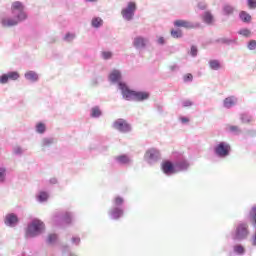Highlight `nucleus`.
Segmentation results:
<instances>
[{
  "instance_id": "obj_6",
  "label": "nucleus",
  "mask_w": 256,
  "mask_h": 256,
  "mask_svg": "<svg viewBox=\"0 0 256 256\" xmlns=\"http://www.w3.org/2000/svg\"><path fill=\"white\" fill-rule=\"evenodd\" d=\"M172 158L174 159V167L176 173H181V171H187L189 169V161L185 159V156L181 152H174L172 154Z\"/></svg>"
},
{
  "instance_id": "obj_14",
  "label": "nucleus",
  "mask_w": 256,
  "mask_h": 256,
  "mask_svg": "<svg viewBox=\"0 0 256 256\" xmlns=\"http://www.w3.org/2000/svg\"><path fill=\"white\" fill-rule=\"evenodd\" d=\"M122 80H123V74L121 73V70L114 69L108 75V81H110L112 85H118V88L120 87L121 83H126Z\"/></svg>"
},
{
  "instance_id": "obj_30",
  "label": "nucleus",
  "mask_w": 256,
  "mask_h": 256,
  "mask_svg": "<svg viewBox=\"0 0 256 256\" xmlns=\"http://www.w3.org/2000/svg\"><path fill=\"white\" fill-rule=\"evenodd\" d=\"M208 65L212 71H219L221 69V62L217 59L209 60Z\"/></svg>"
},
{
  "instance_id": "obj_27",
  "label": "nucleus",
  "mask_w": 256,
  "mask_h": 256,
  "mask_svg": "<svg viewBox=\"0 0 256 256\" xmlns=\"http://www.w3.org/2000/svg\"><path fill=\"white\" fill-rule=\"evenodd\" d=\"M116 161L120 165H129V163H131V159L129 158V156H127V154L119 155L118 157H116Z\"/></svg>"
},
{
  "instance_id": "obj_45",
  "label": "nucleus",
  "mask_w": 256,
  "mask_h": 256,
  "mask_svg": "<svg viewBox=\"0 0 256 256\" xmlns=\"http://www.w3.org/2000/svg\"><path fill=\"white\" fill-rule=\"evenodd\" d=\"M197 7L200 11H206L207 10V2L200 1V2H198Z\"/></svg>"
},
{
  "instance_id": "obj_49",
  "label": "nucleus",
  "mask_w": 256,
  "mask_h": 256,
  "mask_svg": "<svg viewBox=\"0 0 256 256\" xmlns=\"http://www.w3.org/2000/svg\"><path fill=\"white\" fill-rule=\"evenodd\" d=\"M13 154L23 155V148H21V146H16L15 148H13Z\"/></svg>"
},
{
  "instance_id": "obj_42",
  "label": "nucleus",
  "mask_w": 256,
  "mask_h": 256,
  "mask_svg": "<svg viewBox=\"0 0 256 256\" xmlns=\"http://www.w3.org/2000/svg\"><path fill=\"white\" fill-rule=\"evenodd\" d=\"M238 35H242L243 37H249L251 35V30L247 28L240 29L238 31Z\"/></svg>"
},
{
  "instance_id": "obj_29",
  "label": "nucleus",
  "mask_w": 256,
  "mask_h": 256,
  "mask_svg": "<svg viewBox=\"0 0 256 256\" xmlns=\"http://www.w3.org/2000/svg\"><path fill=\"white\" fill-rule=\"evenodd\" d=\"M239 19L242 23H251V14L247 13V11H240Z\"/></svg>"
},
{
  "instance_id": "obj_50",
  "label": "nucleus",
  "mask_w": 256,
  "mask_h": 256,
  "mask_svg": "<svg viewBox=\"0 0 256 256\" xmlns=\"http://www.w3.org/2000/svg\"><path fill=\"white\" fill-rule=\"evenodd\" d=\"M249 9H256V0H247Z\"/></svg>"
},
{
  "instance_id": "obj_52",
  "label": "nucleus",
  "mask_w": 256,
  "mask_h": 256,
  "mask_svg": "<svg viewBox=\"0 0 256 256\" xmlns=\"http://www.w3.org/2000/svg\"><path fill=\"white\" fill-rule=\"evenodd\" d=\"M156 43L158 45H165V43H166L165 37H163V36L158 37V39L156 40Z\"/></svg>"
},
{
  "instance_id": "obj_22",
  "label": "nucleus",
  "mask_w": 256,
  "mask_h": 256,
  "mask_svg": "<svg viewBox=\"0 0 256 256\" xmlns=\"http://www.w3.org/2000/svg\"><path fill=\"white\" fill-rule=\"evenodd\" d=\"M235 105H237V97L235 96L226 97L223 101V107L225 109H231L232 107H235Z\"/></svg>"
},
{
  "instance_id": "obj_53",
  "label": "nucleus",
  "mask_w": 256,
  "mask_h": 256,
  "mask_svg": "<svg viewBox=\"0 0 256 256\" xmlns=\"http://www.w3.org/2000/svg\"><path fill=\"white\" fill-rule=\"evenodd\" d=\"M170 71H172V73H175V71H179V65L174 64L170 66Z\"/></svg>"
},
{
  "instance_id": "obj_7",
  "label": "nucleus",
  "mask_w": 256,
  "mask_h": 256,
  "mask_svg": "<svg viewBox=\"0 0 256 256\" xmlns=\"http://www.w3.org/2000/svg\"><path fill=\"white\" fill-rule=\"evenodd\" d=\"M213 152L218 159H227L231 155V145L225 141H221L214 146Z\"/></svg>"
},
{
  "instance_id": "obj_57",
  "label": "nucleus",
  "mask_w": 256,
  "mask_h": 256,
  "mask_svg": "<svg viewBox=\"0 0 256 256\" xmlns=\"http://www.w3.org/2000/svg\"><path fill=\"white\" fill-rule=\"evenodd\" d=\"M108 149H109L108 146H101V147H100V151H102V152H105V151H107Z\"/></svg>"
},
{
  "instance_id": "obj_35",
  "label": "nucleus",
  "mask_w": 256,
  "mask_h": 256,
  "mask_svg": "<svg viewBox=\"0 0 256 256\" xmlns=\"http://www.w3.org/2000/svg\"><path fill=\"white\" fill-rule=\"evenodd\" d=\"M170 35L173 39H181V37H183V31H181V29H172Z\"/></svg>"
},
{
  "instance_id": "obj_56",
  "label": "nucleus",
  "mask_w": 256,
  "mask_h": 256,
  "mask_svg": "<svg viewBox=\"0 0 256 256\" xmlns=\"http://www.w3.org/2000/svg\"><path fill=\"white\" fill-rule=\"evenodd\" d=\"M49 181L51 185H57V178H51Z\"/></svg>"
},
{
  "instance_id": "obj_51",
  "label": "nucleus",
  "mask_w": 256,
  "mask_h": 256,
  "mask_svg": "<svg viewBox=\"0 0 256 256\" xmlns=\"http://www.w3.org/2000/svg\"><path fill=\"white\" fill-rule=\"evenodd\" d=\"M182 107H193V101H191V100H184L182 102Z\"/></svg>"
},
{
  "instance_id": "obj_11",
  "label": "nucleus",
  "mask_w": 256,
  "mask_h": 256,
  "mask_svg": "<svg viewBox=\"0 0 256 256\" xmlns=\"http://www.w3.org/2000/svg\"><path fill=\"white\" fill-rule=\"evenodd\" d=\"M144 159L148 165H153V163H157L161 159V152L156 148H150L146 151Z\"/></svg>"
},
{
  "instance_id": "obj_54",
  "label": "nucleus",
  "mask_w": 256,
  "mask_h": 256,
  "mask_svg": "<svg viewBox=\"0 0 256 256\" xmlns=\"http://www.w3.org/2000/svg\"><path fill=\"white\" fill-rule=\"evenodd\" d=\"M155 107L158 113H160V115H163V106H161V104H156Z\"/></svg>"
},
{
  "instance_id": "obj_39",
  "label": "nucleus",
  "mask_w": 256,
  "mask_h": 256,
  "mask_svg": "<svg viewBox=\"0 0 256 256\" xmlns=\"http://www.w3.org/2000/svg\"><path fill=\"white\" fill-rule=\"evenodd\" d=\"M101 55H102V59H104V61H109V59H112V57H113V52L102 51Z\"/></svg>"
},
{
  "instance_id": "obj_2",
  "label": "nucleus",
  "mask_w": 256,
  "mask_h": 256,
  "mask_svg": "<svg viewBox=\"0 0 256 256\" xmlns=\"http://www.w3.org/2000/svg\"><path fill=\"white\" fill-rule=\"evenodd\" d=\"M125 199L121 196H116L112 200V207L108 211V217L111 221H119L125 215Z\"/></svg>"
},
{
  "instance_id": "obj_38",
  "label": "nucleus",
  "mask_w": 256,
  "mask_h": 256,
  "mask_svg": "<svg viewBox=\"0 0 256 256\" xmlns=\"http://www.w3.org/2000/svg\"><path fill=\"white\" fill-rule=\"evenodd\" d=\"M7 179V168L0 167V183H4Z\"/></svg>"
},
{
  "instance_id": "obj_16",
  "label": "nucleus",
  "mask_w": 256,
  "mask_h": 256,
  "mask_svg": "<svg viewBox=\"0 0 256 256\" xmlns=\"http://www.w3.org/2000/svg\"><path fill=\"white\" fill-rule=\"evenodd\" d=\"M174 27L181 28L183 27L184 29H197L198 27H201V24L199 22H189L187 20H175L173 23Z\"/></svg>"
},
{
  "instance_id": "obj_3",
  "label": "nucleus",
  "mask_w": 256,
  "mask_h": 256,
  "mask_svg": "<svg viewBox=\"0 0 256 256\" xmlns=\"http://www.w3.org/2000/svg\"><path fill=\"white\" fill-rule=\"evenodd\" d=\"M43 231H45V223L39 219H34L28 224L25 235L27 238L33 239L39 237Z\"/></svg>"
},
{
  "instance_id": "obj_9",
  "label": "nucleus",
  "mask_w": 256,
  "mask_h": 256,
  "mask_svg": "<svg viewBox=\"0 0 256 256\" xmlns=\"http://www.w3.org/2000/svg\"><path fill=\"white\" fill-rule=\"evenodd\" d=\"M248 221L254 229V233L251 236L250 243L252 247H256V205L252 206L248 213Z\"/></svg>"
},
{
  "instance_id": "obj_48",
  "label": "nucleus",
  "mask_w": 256,
  "mask_h": 256,
  "mask_svg": "<svg viewBox=\"0 0 256 256\" xmlns=\"http://www.w3.org/2000/svg\"><path fill=\"white\" fill-rule=\"evenodd\" d=\"M183 81H184V83H191V81H193V74L188 73V74L184 75Z\"/></svg>"
},
{
  "instance_id": "obj_58",
  "label": "nucleus",
  "mask_w": 256,
  "mask_h": 256,
  "mask_svg": "<svg viewBox=\"0 0 256 256\" xmlns=\"http://www.w3.org/2000/svg\"><path fill=\"white\" fill-rule=\"evenodd\" d=\"M87 3H95L97 0H85Z\"/></svg>"
},
{
  "instance_id": "obj_37",
  "label": "nucleus",
  "mask_w": 256,
  "mask_h": 256,
  "mask_svg": "<svg viewBox=\"0 0 256 256\" xmlns=\"http://www.w3.org/2000/svg\"><path fill=\"white\" fill-rule=\"evenodd\" d=\"M57 239H59L57 234H49L47 239H46V243L48 245H53L54 243H57Z\"/></svg>"
},
{
  "instance_id": "obj_26",
  "label": "nucleus",
  "mask_w": 256,
  "mask_h": 256,
  "mask_svg": "<svg viewBox=\"0 0 256 256\" xmlns=\"http://www.w3.org/2000/svg\"><path fill=\"white\" fill-rule=\"evenodd\" d=\"M214 19L215 18L213 17L211 11H205L204 14L202 15V20L204 21V23H206V25H211Z\"/></svg>"
},
{
  "instance_id": "obj_47",
  "label": "nucleus",
  "mask_w": 256,
  "mask_h": 256,
  "mask_svg": "<svg viewBox=\"0 0 256 256\" xmlns=\"http://www.w3.org/2000/svg\"><path fill=\"white\" fill-rule=\"evenodd\" d=\"M247 47H248L249 51H255L256 41L255 40H250L247 44Z\"/></svg>"
},
{
  "instance_id": "obj_40",
  "label": "nucleus",
  "mask_w": 256,
  "mask_h": 256,
  "mask_svg": "<svg viewBox=\"0 0 256 256\" xmlns=\"http://www.w3.org/2000/svg\"><path fill=\"white\" fill-rule=\"evenodd\" d=\"M198 54H199V48H197L196 45H192L190 47L189 55L192 56V57H197Z\"/></svg>"
},
{
  "instance_id": "obj_32",
  "label": "nucleus",
  "mask_w": 256,
  "mask_h": 256,
  "mask_svg": "<svg viewBox=\"0 0 256 256\" xmlns=\"http://www.w3.org/2000/svg\"><path fill=\"white\" fill-rule=\"evenodd\" d=\"M35 131L39 135H43L47 131V125H45V123H43V122H38V123H36Z\"/></svg>"
},
{
  "instance_id": "obj_55",
  "label": "nucleus",
  "mask_w": 256,
  "mask_h": 256,
  "mask_svg": "<svg viewBox=\"0 0 256 256\" xmlns=\"http://www.w3.org/2000/svg\"><path fill=\"white\" fill-rule=\"evenodd\" d=\"M180 121L183 125H185V123H189V118L185 117V116H181L180 117Z\"/></svg>"
},
{
  "instance_id": "obj_44",
  "label": "nucleus",
  "mask_w": 256,
  "mask_h": 256,
  "mask_svg": "<svg viewBox=\"0 0 256 256\" xmlns=\"http://www.w3.org/2000/svg\"><path fill=\"white\" fill-rule=\"evenodd\" d=\"M63 39H64V41H67L69 43V42L73 41V39H75V34L68 32L65 34Z\"/></svg>"
},
{
  "instance_id": "obj_19",
  "label": "nucleus",
  "mask_w": 256,
  "mask_h": 256,
  "mask_svg": "<svg viewBox=\"0 0 256 256\" xmlns=\"http://www.w3.org/2000/svg\"><path fill=\"white\" fill-rule=\"evenodd\" d=\"M147 41L143 36H136L133 40V47L135 49H145L147 47Z\"/></svg>"
},
{
  "instance_id": "obj_18",
  "label": "nucleus",
  "mask_w": 256,
  "mask_h": 256,
  "mask_svg": "<svg viewBox=\"0 0 256 256\" xmlns=\"http://www.w3.org/2000/svg\"><path fill=\"white\" fill-rule=\"evenodd\" d=\"M57 143V139L54 137H44L41 141L42 151H47L50 147H53Z\"/></svg>"
},
{
  "instance_id": "obj_28",
  "label": "nucleus",
  "mask_w": 256,
  "mask_h": 256,
  "mask_svg": "<svg viewBox=\"0 0 256 256\" xmlns=\"http://www.w3.org/2000/svg\"><path fill=\"white\" fill-rule=\"evenodd\" d=\"M91 27H93V29H100V27H103V20L101 17H93L91 20Z\"/></svg>"
},
{
  "instance_id": "obj_8",
  "label": "nucleus",
  "mask_w": 256,
  "mask_h": 256,
  "mask_svg": "<svg viewBox=\"0 0 256 256\" xmlns=\"http://www.w3.org/2000/svg\"><path fill=\"white\" fill-rule=\"evenodd\" d=\"M112 129L119 131V133H131L133 127L127 120L123 118H118L112 123Z\"/></svg>"
},
{
  "instance_id": "obj_20",
  "label": "nucleus",
  "mask_w": 256,
  "mask_h": 256,
  "mask_svg": "<svg viewBox=\"0 0 256 256\" xmlns=\"http://www.w3.org/2000/svg\"><path fill=\"white\" fill-rule=\"evenodd\" d=\"M215 43H218L219 45H226L227 47H229L231 45H237V38L222 37L216 39Z\"/></svg>"
},
{
  "instance_id": "obj_34",
  "label": "nucleus",
  "mask_w": 256,
  "mask_h": 256,
  "mask_svg": "<svg viewBox=\"0 0 256 256\" xmlns=\"http://www.w3.org/2000/svg\"><path fill=\"white\" fill-rule=\"evenodd\" d=\"M222 11L225 17H229V15H233V13L235 12V8L229 4H226L223 6Z\"/></svg>"
},
{
  "instance_id": "obj_24",
  "label": "nucleus",
  "mask_w": 256,
  "mask_h": 256,
  "mask_svg": "<svg viewBox=\"0 0 256 256\" xmlns=\"http://www.w3.org/2000/svg\"><path fill=\"white\" fill-rule=\"evenodd\" d=\"M24 77L27 81H30V83H37V81H39V74L33 70L26 72Z\"/></svg>"
},
{
  "instance_id": "obj_17",
  "label": "nucleus",
  "mask_w": 256,
  "mask_h": 256,
  "mask_svg": "<svg viewBox=\"0 0 256 256\" xmlns=\"http://www.w3.org/2000/svg\"><path fill=\"white\" fill-rule=\"evenodd\" d=\"M6 227H17L19 225V216L15 213H8L4 218Z\"/></svg>"
},
{
  "instance_id": "obj_46",
  "label": "nucleus",
  "mask_w": 256,
  "mask_h": 256,
  "mask_svg": "<svg viewBox=\"0 0 256 256\" xmlns=\"http://www.w3.org/2000/svg\"><path fill=\"white\" fill-rule=\"evenodd\" d=\"M245 137H256V130L255 129H247L245 132Z\"/></svg>"
},
{
  "instance_id": "obj_41",
  "label": "nucleus",
  "mask_w": 256,
  "mask_h": 256,
  "mask_svg": "<svg viewBox=\"0 0 256 256\" xmlns=\"http://www.w3.org/2000/svg\"><path fill=\"white\" fill-rule=\"evenodd\" d=\"M61 251H62V255H67V256H69V255L72 254V253H71V246H69V245H63V246L61 247Z\"/></svg>"
},
{
  "instance_id": "obj_33",
  "label": "nucleus",
  "mask_w": 256,
  "mask_h": 256,
  "mask_svg": "<svg viewBox=\"0 0 256 256\" xmlns=\"http://www.w3.org/2000/svg\"><path fill=\"white\" fill-rule=\"evenodd\" d=\"M37 202L38 203H45L46 201L49 200V193L45 191H41L37 196H36Z\"/></svg>"
},
{
  "instance_id": "obj_1",
  "label": "nucleus",
  "mask_w": 256,
  "mask_h": 256,
  "mask_svg": "<svg viewBox=\"0 0 256 256\" xmlns=\"http://www.w3.org/2000/svg\"><path fill=\"white\" fill-rule=\"evenodd\" d=\"M11 13L13 18H3L1 20L2 27H15L19 23L27 19V13H25V6L21 1H15L11 6Z\"/></svg>"
},
{
  "instance_id": "obj_25",
  "label": "nucleus",
  "mask_w": 256,
  "mask_h": 256,
  "mask_svg": "<svg viewBox=\"0 0 256 256\" xmlns=\"http://www.w3.org/2000/svg\"><path fill=\"white\" fill-rule=\"evenodd\" d=\"M103 115V111H101V108L99 106H94L90 110V116L92 119H99Z\"/></svg>"
},
{
  "instance_id": "obj_5",
  "label": "nucleus",
  "mask_w": 256,
  "mask_h": 256,
  "mask_svg": "<svg viewBox=\"0 0 256 256\" xmlns=\"http://www.w3.org/2000/svg\"><path fill=\"white\" fill-rule=\"evenodd\" d=\"M249 237V224L240 222L232 233V241H245Z\"/></svg>"
},
{
  "instance_id": "obj_21",
  "label": "nucleus",
  "mask_w": 256,
  "mask_h": 256,
  "mask_svg": "<svg viewBox=\"0 0 256 256\" xmlns=\"http://www.w3.org/2000/svg\"><path fill=\"white\" fill-rule=\"evenodd\" d=\"M149 97H150L149 92L136 91V90L134 92V101H138V102L147 101Z\"/></svg>"
},
{
  "instance_id": "obj_23",
  "label": "nucleus",
  "mask_w": 256,
  "mask_h": 256,
  "mask_svg": "<svg viewBox=\"0 0 256 256\" xmlns=\"http://www.w3.org/2000/svg\"><path fill=\"white\" fill-rule=\"evenodd\" d=\"M232 251H233V254L237 255V256H243V255H245V253H247L245 246H243V244H241V243L234 244L232 246Z\"/></svg>"
},
{
  "instance_id": "obj_13",
  "label": "nucleus",
  "mask_w": 256,
  "mask_h": 256,
  "mask_svg": "<svg viewBox=\"0 0 256 256\" xmlns=\"http://www.w3.org/2000/svg\"><path fill=\"white\" fill-rule=\"evenodd\" d=\"M161 171L166 177L175 175L177 173L175 170V162L171 160H163L161 163Z\"/></svg>"
},
{
  "instance_id": "obj_12",
  "label": "nucleus",
  "mask_w": 256,
  "mask_h": 256,
  "mask_svg": "<svg viewBox=\"0 0 256 256\" xmlns=\"http://www.w3.org/2000/svg\"><path fill=\"white\" fill-rule=\"evenodd\" d=\"M118 89L121 91V95L124 101H134L135 90L129 88V85H127V82L121 83Z\"/></svg>"
},
{
  "instance_id": "obj_15",
  "label": "nucleus",
  "mask_w": 256,
  "mask_h": 256,
  "mask_svg": "<svg viewBox=\"0 0 256 256\" xmlns=\"http://www.w3.org/2000/svg\"><path fill=\"white\" fill-rule=\"evenodd\" d=\"M21 75L17 71H8L0 75V84L7 85L9 81H17Z\"/></svg>"
},
{
  "instance_id": "obj_31",
  "label": "nucleus",
  "mask_w": 256,
  "mask_h": 256,
  "mask_svg": "<svg viewBox=\"0 0 256 256\" xmlns=\"http://www.w3.org/2000/svg\"><path fill=\"white\" fill-rule=\"evenodd\" d=\"M240 121L244 124L251 123V121H253V116L249 114V112H243L240 114Z\"/></svg>"
},
{
  "instance_id": "obj_36",
  "label": "nucleus",
  "mask_w": 256,
  "mask_h": 256,
  "mask_svg": "<svg viewBox=\"0 0 256 256\" xmlns=\"http://www.w3.org/2000/svg\"><path fill=\"white\" fill-rule=\"evenodd\" d=\"M228 132L231 133L232 135H239L240 133H242L241 128L235 125H230L228 127Z\"/></svg>"
},
{
  "instance_id": "obj_4",
  "label": "nucleus",
  "mask_w": 256,
  "mask_h": 256,
  "mask_svg": "<svg viewBox=\"0 0 256 256\" xmlns=\"http://www.w3.org/2000/svg\"><path fill=\"white\" fill-rule=\"evenodd\" d=\"M52 219L56 227H63V225H71L73 223L75 214L70 211H59L53 215Z\"/></svg>"
},
{
  "instance_id": "obj_43",
  "label": "nucleus",
  "mask_w": 256,
  "mask_h": 256,
  "mask_svg": "<svg viewBox=\"0 0 256 256\" xmlns=\"http://www.w3.org/2000/svg\"><path fill=\"white\" fill-rule=\"evenodd\" d=\"M71 243H72V245L79 247V245H81V238L79 236H73L71 238Z\"/></svg>"
},
{
  "instance_id": "obj_10",
  "label": "nucleus",
  "mask_w": 256,
  "mask_h": 256,
  "mask_svg": "<svg viewBox=\"0 0 256 256\" xmlns=\"http://www.w3.org/2000/svg\"><path fill=\"white\" fill-rule=\"evenodd\" d=\"M137 11V4L133 1L128 2L127 6L122 9V17L125 21H133L135 12Z\"/></svg>"
}]
</instances>
